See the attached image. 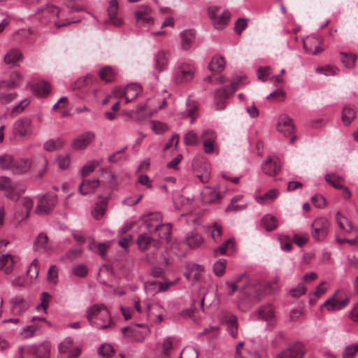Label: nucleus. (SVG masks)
Listing matches in <instances>:
<instances>
[{"label": "nucleus", "instance_id": "nucleus-29", "mask_svg": "<svg viewBox=\"0 0 358 358\" xmlns=\"http://www.w3.org/2000/svg\"><path fill=\"white\" fill-rule=\"evenodd\" d=\"M22 59L23 56L22 52L18 49L15 48L8 50L3 58V61L6 64L12 66H16L17 62L22 61Z\"/></svg>", "mask_w": 358, "mask_h": 358}, {"label": "nucleus", "instance_id": "nucleus-37", "mask_svg": "<svg viewBox=\"0 0 358 358\" xmlns=\"http://www.w3.org/2000/svg\"><path fill=\"white\" fill-rule=\"evenodd\" d=\"M185 242L191 248H195L200 246L203 242V238L201 235L196 232H189L185 237Z\"/></svg>", "mask_w": 358, "mask_h": 358}, {"label": "nucleus", "instance_id": "nucleus-5", "mask_svg": "<svg viewBox=\"0 0 358 358\" xmlns=\"http://www.w3.org/2000/svg\"><path fill=\"white\" fill-rule=\"evenodd\" d=\"M57 202V196L53 194H47L38 200L35 212L38 215L50 213Z\"/></svg>", "mask_w": 358, "mask_h": 358}, {"label": "nucleus", "instance_id": "nucleus-3", "mask_svg": "<svg viewBox=\"0 0 358 358\" xmlns=\"http://www.w3.org/2000/svg\"><path fill=\"white\" fill-rule=\"evenodd\" d=\"M330 227V222L324 217L316 218L311 224V234L317 241H322L327 238Z\"/></svg>", "mask_w": 358, "mask_h": 358}, {"label": "nucleus", "instance_id": "nucleus-30", "mask_svg": "<svg viewBox=\"0 0 358 358\" xmlns=\"http://www.w3.org/2000/svg\"><path fill=\"white\" fill-rule=\"evenodd\" d=\"M230 18L231 13L228 10H225L213 20V26L216 29H222L229 24Z\"/></svg>", "mask_w": 358, "mask_h": 358}, {"label": "nucleus", "instance_id": "nucleus-48", "mask_svg": "<svg viewBox=\"0 0 358 358\" xmlns=\"http://www.w3.org/2000/svg\"><path fill=\"white\" fill-rule=\"evenodd\" d=\"M279 192L277 189H272L267 192L262 196H259L256 198L257 203L264 204L267 201H273L278 196Z\"/></svg>", "mask_w": 358, "mask_h": 358}, {"label": "nucleus", "instance_id": "nucleus-38", "mask_svg": "<svg viewBox=\"0 0 358 358\" xmlns=\"http://www.w3.org/2000/svg\"><path fill=\"white\" fill-rule=\"evenodd\" d=\"M336 222L340 229L346 233H351L354 229L352 222L343 216L340 211L336 213Z\"/></svg>", "mask_w": 358, "mask_h": 358}, {"label": "nucleus", "instance_id": "nucleus-41", "mask_svg": "<svg viewBox=\"0 0 358 358\" xmlns=\"http://www.w3.org/2000/svg\"><path fill=\"white\" fill-rule=\"evenodd\" d=\"M150 9L148 6H143L135 12V16L138 22L150 23L152 20L150 15Z\"/></svg>", "mask_w": 358, "mask_h": 358}, {"label": "nucleus", "instance_id": "nucleus-32", "mask_svg": "<svg viewBox=\"0 0 358 358\" xmlns=\"http://www.w3.org/2000/svg\"><path fill=\"white\" fill-rule=\"evenodd\" d=\"M181 47L183 50H188L195 39V31L192 29L185 30L180 34Z\"/></svg>", "mask_w": 358, "mask_h": 358}, {"label": "nucleus", "instance_id": "nucleus-34", "mask_svg": "<svg viewBox=\"0 0 358 358\" xmlns=\"http://www.w3.org/2000/svg\"><path fill=\"white\" fill-rule=\"evenodd\" d=\"M226 62L221 56H214L208 64V69L215 73H220L225 68Z\"/></svg>", "mask_w": 358, "mask_h": 358}, {"label": "nucleus", "instance_id": "nucleus-7", "mask_svg": "<svg viewBox=\"0 0 358 358\" xmlns=\"http://www.w3.org/2000/svg\"><path fill=\"white\" fill-rule=\"evenodd\" d=\"M146 313L148 317L155 323H160L166 314L165 308L159 303H153L151 304H145Z\"/></svg>", "mask_w": 358, "mask_h": 358}, {"label": "nucleus", "instance_id": "nucleus-17", "mask_svg": "<svg viewBox=\"0 0 358 358\" xmlns=\"http://www.w3.org/2000/svg\"><path fill=\"white\" fill-rule=\"evenodd\" d=\"M140 327H143V325L137 324L134 327H124L122 332L124 336L131 338L137 342H141L148 334V329L146 327L145 331H143L138 329Z\"/></svg>", "mask_w": 358, "mask_h": 358}, {"label": "nucleus", "instance_id": "nucleus-46", "mask_svg": "<svg viewBox=\"0 0 358 358\" xmlns=\"http://www.w3.org/2000/svg\"><path fill=\"white\" fill-rule=\"evenodd\" d=\"M176 339L173 337H169L164 340L162 343V352L166 357H169L171 352L176 348Z\"/></svg>", "mask_w": 358, "mask_h": 358}, {"label": "nucleus", "instance_id": "nucleus-12", "mask_svg": "<svg viewBox=\"0 0 358 358\" xmlns=\"http://www.w3.org/2000/svg\"><path fill=\"white\" fill-rule=\"evenodd\" d=\"M241 80L242 77H238L231 83L230 85L217 90L215 92V97L220 100L225 101L237 90L238 84Z\"/></svg>", "mask_w": 358, "mask_h": 358}, {"label": "nucleus", "instance_id": "nucleus-4", "mask_svg": "<svg viewBox=\"0 0 358 358\" xmlns=\"http://www.w3.org/2000/svg\"><path fill=\"white\" fill-rule=\"evenodd\" d=\"M194 67L187 63H180L174 73V80L177 83H185L189 82L194 78Z\"/></svg>", "mask_w": 358, "mask_h": 358}, {"label": "nucleus", "instance_id": "nucleus-45", "mask_svg": "<svg viewBox=\"0 0 358 358\" xmlns=\"http://www.w3.org/2000/svg\"><path fill=\"white\" fill-rule=\"evenodd\" d=\"M155 234L162 239L169 241L171 234V225L170 224H160L155 231Z\"/></svg>", "mask_w": 358, "mask_h": 358}, {"label": "nucleus", "instance_id": "nucleus-24", "mask_svg": "<svg viewBox=\"0 0 358 358\" xmlns=\"http://www.w3.org/2000/svg\"><path fill=\"white\" fill-rule=\"evenodd\" d=\"M31 166V161L21 158L13 161L11 172L15 174H23L29 171Z\"/></svg>", "mask_w": 358, "mask_h": 358}, {"label": "nucleus", "instance_id": "nucleus-61", "mask_svg": "<svg viewBox=\"0 0 358 358\" xmlns=\"http://www.w3.org/2000/svg\"><path fill=\"white\" fill-rule=\"evenodd\" d=\"M58 279V268L55 265H52L48 271L47 280L48 282L56 285Z\"/></svg>", "mask_w": 358, "mask_h": 358}, {"label": "nucleus", "instance_id": "nucleus-33", "mask_svg": "<svg viewBox=\"0 0 358 358\" xmlns=\"http://www.w3.org/2000/svg\"><path fill=\"white\" fill-rule=\"evenodd\" d=\"M15 261L11 255H2L0 257V270L3 269L6 274L10 273L14 269Z\"/></svg>", "mask_w": 358, "mask_h": 358}, {"label": "nucleus", "instance_id": "nucleus-31", "mask_svg": "<svg viewBox=\"0 0 358 358\" xmlns=\"http://www.w3.org/2000/svg\"><path fill=\"white\" fill-rule=\"evenodd\" d=\"M99 180H85L79 185V191L82 195H87L94 192L99 187Z\"/></svg>", "mask_w": 358, "mask_h": 358}, {"label": "nucleus", "instance_id": "nucleus-2", "mask_svg": "<svg viewBox=\"0 0 358 358\" xmlns=\"http://www.w3.org/2000/svg\"><path fill=\"white\" fill-rule=\"evenodd\" d=\"M33 133L32 121L24 117L16 120L12 126V134L16 139L24 140L29 138Z\"/></svg>", "mask_w": 358, "mask_h": 358}, {"label": "nucleus", "instance_id": "nucleus-52", "mask_svg": "<svg viewBox=\"0 0 358 358\" xmlns=\"http://www.w3.org/2000/svg\"><path fill=\"white\" fill-rule=\"evenodd\" d=\"M98 353L103 358H110L114 355L115 350L110 344L103 343L99 348Z\"/></svg>", "mask_w": 358, "mask_h": 358}, {"label": "nucleus", "instance_id": "nucleus-9", "mask_svg": "<svg viewBox=\"0 0 358 358\" xmlns=\"http://www.w3.org/2000/svg\"><path fill=\"white\" fill-rule=\"evenodd\" d=\"M34 206L33 201L29 197H22L19 200L18 209L15 213V217L19 221H22L27 219L30 214V211Z\"/></svg>", "mask_w": 358, "mask_h": 358}, {"label": "nucleus", "instance_id": "nucleus-53", "mask_svg": "<svg viewBox=\"0 0 358 358\" xmlns=\"http://www.w3.org/2000/svg\"><path fill=\"white\" fill-rule=\"evenodd\" d=\"M14 159L9 155L0 156V167L3 170H12Z\"/></svg>", "mask_w": 358, "mask_h": 358}, {"label": "nucleus", "instance_id": "nucleus-47", "mask_svg": "<svg viewBox=\"0 0 358 358\" xmlns=\"http://www.w3.org/2000/svg\"><path fill=\"white\" fill-rule=\"evenodd\" d=\"M341 61L345 67L348 69H352L355 66L356 62L357 59V55L355 54H347L343 52H341Z\"/></svg>", "mask_w": 358, "mask_h": 358}, {"label": "nucleus", "instance_id": "nucleus-1", "mask_svg": "<svg viewBox=\"0 0 358 358\" xmlns=\"http://www.w3.org/2000/svg\"><path fill=\"white\" fill-rule=\"evenodd\" d=\"M86 317L90 325L98 329L111 328L113 321L108 309L103 304H94L86 311Z\"/></svg>", "mask_w": 358, "mask_h": 358}, {"label": "nucleus", "instance_id": "nucleus-16", "mask_svg": "<svg viewBox=\"0 0 358 358\" xmlns=\"http://www.w3.org/2000/svg\"><path fill=\"white\" fill-rule=\"evenodd\" d=\"M321 40L315 36H311L303 41V49L306 53L310 55H317L323 51L321 47Z\"/></svg>", "mask_w": 358, "mask_h": 358}, {"label": "nucleus", "instance_id": "nucleus-36", "mask_svg": "<svg viewBox=\"0 0 358 358\" xmlns=\"http://www.w3.org/2000/svg\"><path fill=\"white\" fill-rule=\"evenodd\" d=\"M226 324L227 326V331L229 334L236 338L238 336V320L234 315H230L226 317Z\"/></svg>", "mask_w": 358, "mask_h": 358}, {"label": "nucleus", "instance_id": "nucleus-63", "mask_svg": "<svg viewBox=\"0 0 358 358\" xmlns=\"http://www.w3.org/2000/svg\"><path fill=\"white\" fill-rule=\"evenodd\" d=\"M338 71V69L336 67L329 65L316 69L317 73H322L327 76H334L336 74Z\"/></svg>", "mask_w": 358, "mask_h": 358}, {"label": "nucleus", "instance_id": "nucleus-27", "mask_svg": "<svg viewBox=\"0 0 358 358\" xmlns=\"http://www.w3.org/2000/svg\"><path fill=\"white\" fill-rule=\"evenodd\" d=\"M141 92V87L137 84L128 85L124 90V97L125 98V103L129 102L135 99Z\"/></svg>", "mask_w": 358, "mask_h": 358}, {"label": "nucleus", "instance_id": "nucleus-40", "mask_svg": "<svg viewBox=\"0 0 358 358\" xmlns=\"http://www.w3.org/2000/svg\"><path fill=\"white\" fill-rule=\"evenodd\" d=\"M356 117V112L354 107L347 106L343 108L342 111V120L345 126H348Z\"/></svg>", "mask_w": 358, "mask_h": 358}, {"label": "nucleus", "instance_id": "nucleus-55", "mask_svg": "<svg viewBox=\"0 0 358 358\" xmlns=\"http://www.w3.org/2000/svg\"><path fill=\"white\" fill-rule=\"evenodd\" d=\"M100 162L96 160H92L88 162L82 169L81 175L82 177L85 178L89 176L94 170L99 165Z\"/></svg>", "mask_w": 358, "mask_h": 358}, {"label": "nucleus", "instance_id": "nucleus-44", "mask_svg": "<svg viewBox=\"0 0 358 358\" xmlns=\"http://www.w3.org/2000/svg\"><path fill=\"white\" fill-rule=\"evenodd\" d=\"M262 224L267 231H271L278 227V222L275 217L268 214L262 217Z\"/></svg>", "mask_w": 358, "mask_h": 358}, {"label": "nucleus", "instance_id": "nucleus-11", "mask_svg": "<svg viewBox=\"0 0 358 358\" xmlns=\"http://www.w3.org/2000/svg\"><path fill=\"white\" fill-rule=\"evenodd\" d=\"M170 53L168 51L159 50L153 57V67L158 73L166 70L169 63Z\"/></svg>", "mask_w": 358, "mask_h": 358}, {"label": "nucleus", "instance_id": "nucleus-15", "mask_svg": "<svg viewBox=\"0 0 358 358\" xmlns=\"http://www.w3.org/2000/svg\"><path fill=\"white\" fill-rule=\"evenodd\" d=\"M24 79L23 75L18 71H13L9 78L0 81V88L15 89L21 85Z\"/></svg>", "mask_w": 358, "mask_h": 358}, {"label": "nucleus", "instance_id": "nucleus-50", "mask_svg": "<svg viewBox=\"0 0 358 358\" xmlns=\"http://www.w3.org/2000/svg\"><path fill=\"white\" fill-rule=\"evenodd\" d=\"M325 180L336 189L343 188V179L334 173H327L325 176Z\"/></svg>", "mask_w": 358, "mask_h": 358}, {"label": "nucleus", "instance_id": "nucleus-20", "mask_svg": "<svg viewBox=\"0 0 358 358\" xmlns=\"http://www.w3.org/2000/svg\"><path fill=\"white\" fill-rule=\"evenodd\" d=\"M118 10V3L117 0H111L109 2V6L107 9L108 19L106 21L107 24H112L115 27H120L122 24V20L116 16Z\"/></svg>", "mask_w": 358, "mask_h": 358}, {"label": "nucleus", "instance_id": "nucleus-28", "mask_svg": "<svg viewBox=\"0 0 358 358\" xmlns=\"http://www.w3.org/2000/svg\"><path fill=\"white\" fill-rule=\"evenodd\" d=\"M38 12H41L43 15V19L40 20L42 23L46 24L52 18L58 16L59 10L56 6L51 5L42 8Z\"/></svg>", "mask_w": 358, "mask_h": 358}, {"label": "nucleus", "instance_id": "nucleus-14", "mask_svg": "<svg viewBox=\"0 0 358 358\" xmlns=\"http://www.w3.org/2000/svg\"><path fill=\"white\" fill-rule=\"evenodd\" d=\"M150 235L143 233L138 236L137 238V244L138 248L141 251H145L149 249L150 246L152 245L155 248L157 249L161 246V242L158 240L154 239Z\"/></svg>", "mask_w": 358, "mask_h": 358}, {"label": "nucleus", "instance_id": "nucleus-26", "mask_svg": "<svg viewBox=\"0 0 358 358\" xmlns=\"http://www.w3.org/2000/svg\"><path fill=\"white\" fill-rule=\"evenodd\" d=\"M33 249L40 252H44L50 249L48 244V237L45 234L41 233L37 236L34 243Z\"/></svg>", "mask_w": 358, "mask_h": 358}, {"label": "nucleus", "instance_id": "nucleus-60", "mask_svg": "<svg viewBox=\"0 0 358 358\" xmlns=\"http://www.w3.org/2000/svg\"><path fill=\"white\" fill-rule=\"evenodd\" d=\"M227 262L224 259L217 261L213 266V271L217 276H222L226 270Z\"/></svg>", "mask_w": 358, "mask_h": 358}, {"label": "nucleus", "instance_id": "nucleus-13", "mask_svg": "<svg viewBox=\"0 0 358 358\" xmlns=\"http://www.w3.org/2000/svg\"><path fill=\"white\" fill-rule=\"evenodd\" d=\"M95 134L92 131H87L77 136L72 142V148L74 150L85 149L94 139Z\"/></svg>", "mask_w": 358, "mask_h": 358}, {"label": "nucleus", "instance_id": "nucleus-49", "mask_svg": "<svg viewBox=\"0 0 358 358\" xmlns=\"http://www.w3.org/2000/svg\"><path fill=\"white\" fill-rule=\"evenodd\" d=\"M50 347L48 343H43L34 350V358H49Z\"/></svg>", "mask_w": 358, "mask_h": 358}, {"label": "nucleus", "instance_id": "nucleus-64", "mask_svg": "<svg viewBox=\"0 0 358 358\" xmlns=\"http://www.w3.org/2000/svg\"><path fill=\"white\" fill-rule=\"evenodd\" d=\"M309 240V236L307 233L294 234L293 236L294 242L299 247H303Z\"/></svg>", "mask_w": 358, "mask_h": 358}, {"label": "nucleus", "instance_id": "nucleus-43", "mask_svg": "<svg viewBox=\"0 0 358 358\" xmlns=\"http://www.w3.org/2000/svg\"><path fill=\"white\" fill-rule=\"evenodd\" d=\"M51 87L50 84L45 81L37 83L33 87L34 92L39 96H46L50 92Z\"/></svg>", "mask_w": 358, "mask_h": 358}, {"label": "nucleus", "instance_id": "nucleus-25", "mask_svg": "<svg viewBox=\"0 0 358 358\" xmlns=\"http://www.w3.org/2000/svg\"><path fill=\"white\" fill-rule=\"evenodd\" d=\"M259 318L265 320L268 324L273 325L275 322V316L273 308L271 306H262L258 309Z\"/></svg>", "mask_w": 358, "mask_h": 358}, {"label": "nucleus", "instance_id": "nucleus-6", "mask_svg": "<svg viewBox=\"0 0 358 358\" xmlns=\"http://www.w3.org/2000/svg\"><path fill=\"white\" fill-rule=\"evenodd\" d=\"M277 130L285 136H291L289 139L290 143H293L295 141L296 136L294 135V126L292 120L286 115H282L279 117Z\"/></svg>", "mask_w": 358, "mask_h": 358}, {"label": "nucleus", "instance_id": "nucleus-21", "mask_svg": "<svg viewBox=\"0 0 358 358\" xmlns=\"http://www.w3.org/2000/svg\"><path fill=\"white\" fill-rule=\"evenodd\" d=\"M198 103L189 96L186 101V110L181 113L182 117H191L190 123L193 124L198 115Z\"/></svg>", "mask_w": 358, "mask_h": 358}, {"label": "nucleus", "instance_id": "nucleus-39", "mask_svg": "<svg viewBox=\"0 0 358 358\" xmlns=\"http://www.w3.org/2000/svg\"><path fill=\"white\" fill-rule=\"evenodd\" d=\"M234 240L229 238L217 248L215 249L214 252L215 254L219 253L222 255H229L234 251Z\"/></svg>", "mask_w": 358, "mask_h": 358}, {"label": "nucleus", "instance_id": "nucleus-22", "mask_svg": "<svg viewBox=\"0 0 358 358\" xmlns=\"http://www.w3.org/2000/svg\"><path fill=\"white\" fill-rule=\"evenodd\" d=\"M11 312L15 315H21L29 308V304L21 296H15L11 300Z\"/></svg>", "mask_w": 358, "mask_h": 358}, {"label": "nucleus", "instance_id": "nucleus-18", "mask_svg": "<svg viewBox=\"0 0 358 358\" xmlns=\"http://www.w3.org/2000/svg\"><path fill=\"white\" fill-rule=\"evenodd\" d=\"M262 169L265 174L273 176L280 172L281 166L278 159L267 157L262 163Z\"/></svg>", "mask_w": 358, "mask_h": 358}, {"label": "nucleus", "instance_id": "nucleus-58", "mask_svg": "<svg viewBox=\"0 0 358 358\" xmlns=\"http://www.w3.org/2000/svg\"><path fill=\"white\" fill-rule=\"evenodd\" d=\"M358 352V343L348 345L345 348L342 357L343 358H354Z\"/></svg>", "mask_w": 358, "mask_h": 358}, {"label": "nucleus", "instance_id": "nucleus-51", "mask_svg": "<svg viewBox=\"0 0 358 358\" xmlns=\"http://www.w3.org/2000/svg\"><path fill=\"white\" fill-rule=\"evenodd\" d=\"M7 88H0V102L1 103H8L12 102L17 96L15 92H7Z\"/></svg>", "mask_w": 358, "mask_h": 358}, {"label": "nucleus", "instance_id": "nucleus-23", "mask_svg": "<svg viewBox=\"0 0 358 358\" xmlns=\"http://www.w3.org/2000/svg\"><path fill=\"white\" fill-rule=\"evenodd\" d=\"M0 190H8V197L12 200L17 199L19 195L24 192V190H21L20 192H15L11 180L6 176H0Z\"/></svg>", "mask_w": 358, "mask_h": 358}, {"label": "nucleus", "instance_id": "nucleus-59", "mask_svg": "<svg viewBox=\"0 0 358 358\" xmlns=\"http://www.w3.org/2000/svg\"><path fill=\"white\" fill-rule=\"evenodd\" d=\"M64 144V142L61 139L48 140L44 143V149L48 152H52L56 149L61 148Z\"/></svg>", "mask_w": 358, "mask_h": 358}, {"label": "nucleus", "instance_id": "nucleus-62", "mask_svg": "<svg viewBox=\"0 0 358 358\" xmlns=\"http://www.w3.org/2000/svg\"><path fill=\"white\" fill-rule=\"evenodd\" d=\"M181 355L184 358H198L199 351L192 346H187L182 350Z\"/></svg>", "mask_w": 358, "mask_h": 358}, {"label": "nucleus", "instance_id": "nucleus-57", "mask_svg": "<svg viewBox=\"0 0 358 358\" xmlns=\"http://www.w3.org/2000/svg\"><path fill=\"white\" fill-rule=\"evenodd\" d=\"M184 143L186 145H196L199 143V136L193 131H189L184 136Z\"/></svg>", "mask_w": 358, "mask_h": 358}, {"label": "nucleus", "instance_id": "nucleus-56", "mask_svg": "<svg viewBox=\"0 0 358 358\" xmlns=\"http://www.w3.org/2000/svg\"><path fill=\"white\" fill-rule=\"evenodd\" d=\"M203 199H205V201L206 202H210V203L216 201L217 200L219 199V197H220L219 193L217 192H216L215 190H214L208 187H206V189L204 190V192H203Z\"/></svg>", "mask_w": 358, "mask_h": 358}, {"label": "nucleus", "instance_id": "nucleus-19", "mask_svg": "<svg viewBox=\"0 0 358 358\" xmlns=\"http://www.w3.org/2000/svg\"><path fill=\"white\" fill-rule=\"evenodd\" d=\"M338 292L330 299H327L322 307H326L328 311L341 310L345 308L349 303V299L345 298L343 300H339L337 297Z\"/></svg>", "mask_w": 358, "mask_h": 358}, {"label": "nucleus", "instance_id": "nucleus-54", "mask_svg": "<svg viewBox=\"0 0 358 358\" xmlns=\"http://www.w3.org/2000/svg\"><path fill=\"white\" fill-rule=\"evenodd\" d=\"M238 358H262L255 345H247L244 353Z\"/></svg>", "mask_w": 358, "mask_h": 358}, {"label": "nucleus", "instance_id": "nucleus-8", "mask_svg": "<svg viewBox=\"0 0 358 358\" xmlns=\"http://www.w3.org/2000/svg\"><path fill=\"white\" fill-rule=\"evenodd\" d=\"M141 220L149 233L155 235V231L162 222V215L159 213H152L142 216Z\"/></svg>", "mask_w": 358, "mask_h": 358}, {"label": "nucleus", "instance_id": "nucleus-35", "mask_svg": "<svg viewBox=\"0 0 358 358\" xmlns=\"http://www.w3.org/2000/svg\"><path fill=\"white\" fill-rule=\"evenodd\" d=\"M108 206V198L102 199L99 202L96 203V205L92 211V217L96 220L101 219L104 215Z\"/></svg>", "mask_w": 358, "mask_h": 358}, {"label": "nucleus", "instance_id": "nucleus-10", "mask_svg": "<svg viewBox=\"0 0 358 358\" xmlns=\"http://www.w3.org/2000/svg\"><path fill=\"white\" fill-rule=\"evenodd\" d=\"M304 354L305 348L303 344L296 343L277 355L276 358H303Z\"/></svg>", "mask_w": 358, "mask_h": 358}, {"label": "nucleus", "instance_id": "nucleus-42", "mask_svg": "<svg viewBox=\"0 0 358 358\" xmlns=\"http://www.w3.org/2000/svg\"><path fill=\"white\" fill-rule=\"evenodd\" d=\"M99 77L101 80L106 83H110L115 80L116 73L110 66H106L100 70Z\"/></svg>", "mask_w": 358, "mask_h": 358}]
</instances>
